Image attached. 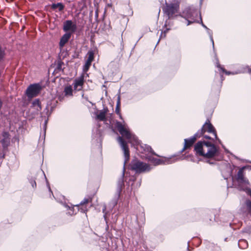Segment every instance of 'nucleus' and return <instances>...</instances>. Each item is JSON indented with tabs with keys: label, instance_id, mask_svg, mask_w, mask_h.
I'll return each instance as SVG.
<instances>
[{
	"label": "nucleus",
	"instance_id": "15",
	"mask_svg": "<svg viewBox=\"0 0 251 251\" xmlns=\"http://www.w3.org/2000/svg\"><path fill=\"white\" fill-rule=\"evenodd\" d=\"M71 33L67 32L61 37L59 42V46L60 48H62L64 46L65 44L68 42L69 39L71 38Z\"/></svg>",
	"mask_w": 251,
	"mask_h": 251
},
{
	"label": "nucleus",
	"instance_id": "10",
	"mask_svg": "<svg viewBox=\"0 0 251 251\" xmlns=\"http://www.w3.org/2000/svg\"><path fill=\"white\" fill-rule=\"evenodd\" d=\"M64 31H70L71 33H74L77 29V25L71 20H66L63 24V27Z\"/></svg>",
	"mask_w": 251,
	"mask_h": 251
},
{
	"label": "nucleus",
	"instance_id": "25",
	"mask_svg": "<svg viewBox=\"0 0 251 251\" xmlns=\"http://www.w3.org/2000/svg\"><path fill=\"white\" fill-rule=\"evenodd\" d=\"M87 55H88V57L87 58V60L92 62L94 58V52L92 50H89Z\"/></svg>",
	"mask_w": 251,
	"mask_h": 251
},
{
	"label": "nucleus",
	"instance_id": "12",
	"mask_svg": "<svg viewBox=\"0 0 251 251\" xmlns=\"http://www.w3.org/2000/svg\"><path fill=\"white\" fill-rule=\"evenodd\" d=\"M84 84V77L83 75L76 78L74 82V90L79 91L82 90Z\"/></svg>",
	"mask_w": 251,
	"mask_h": 251
},
{
	"label": "nucleus",
	"instance_id": "22",
	"mask_svg": "<svg viewBox=\"0 0 251 251\" xmlns=\"http://www.w3.org/2000/svg\"><path fill=\"white\" fill-rule=\"evenodd\" d=\"M238 246L242 249H246L248 246V242L245 239H241L238 242Z\"/></svg>",
	"mask_w": 251,
	"mask_h": 251
},
{
	"label": "nucleus",
	"instance_id": "5",
	"mask_svg": "<svg viewBox=\"0 0 251 251\" xmlns=\"http://www.w3.org/2000/svg\"><path fill=\"white\" fill-rule=\"evenodd\" d=\"M130 168L137 173L149 172L151 169L149 164L138 160H133L131 161Z\"/></svg>",
	"mask_w": 251,
	"mask_h": 251
},
{
	"label": "nucleus",
	"instance_id": "40",
	"mask_svg": "<svg viewBox=\"0 0 251 251\" xmlns=\"http://www.w3.org/2000/svg\"><path fill=\"white\" fill-rule=\"evenodd\" d=\"M106 210V207H104V208L102 209L103 212H104V211Z\"/></svg>",
	"mask_w": 251,
	"mask_h": 251
},
{
	"label": "nucleus",
	"instance_id": "13",
	"mask_svg": "<svg viewBox=\"0 0 251 251\" xmlns=\"http://www.w3.org/2000/svg\"><path fill=\"white\" fill-rule=\"evenodd\" d=\"M2 139L0 140L2 147L3 148H7L10 144L9 134L7 132H3L2 133Z\"/></svg>",
	"mask_w": 251,
	"mask_h": 251
},
{
	"label": "nucleus",
	"instance_id": "42",
	"mask_svg": "<svg viewBox=\"0 0 251 251\" xmlns=\"http://www.w3.org/2000/svg\"><path fill=\"white\" fill-rule=\"evenodd\" d=\"M207 162L210 163V164H211V163H210L209 161H207Z\"/></svg>",
	"mask_w": 251,
	"mask_h": 251
},
{
	"label": "nucleus",
	"instance_id": "35",
	"mask_svg": "<svg viewBox=\"0 0 251 251\" xmlns=\"http://www.w3.org/2000/svg\"><path fill=\"white\" fill-rule=\"evenodd\" d=\"M204 137L205 138H206V139H211V138H210L209 136H207V135H205V136H204Z\"/></svg>",
	"mask_w": 251,
	"mask_h": 251
},
{
	"label": "nucleus",
	"instance_id": "7",
	"mask_svg": "<svg viewBox=\"0 0 251 251\" xmlns=\"http://www.w3.org/2000/svg\"><path fill=\"white\" fill-rule=\"evenodd\" d=\"M42 87L39 83L30 84L26 90V95L28 98L36 97L40 92Z\"/></svg>",
	"mask_w": 251,
	"mask_h": 251
},
{
	"label": "nucleus",
	"instance_id": "20",
	"mask_svg": "<svg viewBox=\"0 0 251 251\" xmlns=\"http://www.w3.org/2000/svg\"><path fill=\"white\" fill-rule=\"evenodd\" d=\"M32 106L37 111H40L42 109L41 103L39 99H36L33 101Z\"/></svg>",
	"mask_w": 251,
	"mask_h": 251
},
{
	"label": "nucleus",
	"instance_id": "18",
	"mask_svg": "<svg viewBox=\"0 0 251 251\" xmlns=\"http://www.w3.org/2000/svg\"><path fill=\"white\" fill-rule=\"evenodd\" d=\"M200 23L201 24L202 26L203 27H204L205 29H207V32H208V33L210 35V40L212 42L213 47L214 48V41H213V37H212V31L208 28H207V27L205 25H204L203 24V22L202 21V19H201V14H200Z\"/></svg>",
	"mask_w": 251,
	"mask_h": 251
},
{
	"label": "nucleus",
	"instance_id": "17",
	"mask_svg": "<svg viewBox=\"0 0 251 251\" xmlns=\"http://www.w3.org/2000/svg\"><path fill=\"white\" fill-rule=\"evenodd\" d=\"M140 147L143 149V151H145V153H148L147 155H149L148 154L151 153V154L155 155L158 156L152 150L151 148L146 144H145L143 146L141 145Z\"/></svg>",
	"mask_w": 251,
	"mask_h": 251
},
{
	"label": "nucleus",
	"instance_id": "33",
	"mask_svg": "<svg viewBox=\"0 0 251 251\" xmlns=\"http://www.w3.org/2000/svg\"><path fill=\"white\" fill-rule=\"evenodd\" d=\"M30 183L33 188L36 187V183L35 180H31L30 181Z\"/></svg>",
	"mask_w": 251,
	"mask_h": 251
},
{
	"label": "nucleus",
	"instance_id": "4",
	"mask_svg": "<svg viewBox=\"0 0 251 251\" xmlns=\"http://www.w3.org/2000/svg\"><path fill=\"white\" fill-rule=\"evenodd\" d=\"M200 14L199 11L194 7H188L183 11L181 16L187 21V25H189L195 22L200 23L196 19L198 14L200 15Z\"/></svg>",
	"mask_w": 251,
	"mask_h": 251
},
{
	"label": "nucleus",
	"instance_id": "34",
	"mask_svg": "<svg viewBox=\"0 0 251 251\" xmlns=\"http://www.w3.org/2000/svg\"><path fill=\"white\" fill-rule=\"evenodd\" d=\"M248 194L251 197V189L248 190Z\"/></svg>",
	"mask_w": 251,
	"mask_h": 251
},
{
	"label": "nucleus",
	"instance_id": "31",
	"mask_svg": "<svg viewBox=\"0 0 251 251\" xmlns=\"http://www.w3.org/2000/svg\"><path fill=\"white\" fill-rule=\"evenodd\" d=\"M89 199L85 198L80 203V205H83L84 204L87 203L89 201Z\"/></svg>",
	"mask_w": 251,
	"mask_h": 251
},
{
	"label": "nucleus",
	"instance_id": "21",
	"mask_svg": "<svg viewBox=\"0 0 251 251\" xmlns=\"http://www.w3.org/2000/svg\"><path fill=\"white\" fill-rule=\"evenodd\" d=\"M51 8L54 10L57 8H58V10L59 11H62L64 8V5L61 2H58L57 3H52L51 5Z\"/></svg>",
	"mask_w": 251,
	"mask_h": 251
},
{
	"label": "nucleus",
	"instance_id": "2",
	"mask_svg": "<svg viewBox=\"0 0 251 251\" xmlns=\"http://www.w3.org/2000/svg\"><path fill=\"white\" fill-rule=\"evenodd\" d=\"M117 140L120 144V146L124 151L125 161L123 169V172L121 177L119 178L117 183V193L120 194L122 188L124 186V176L125 172V164L129 160V151L126 142L121 136H119Z\"/></svg>",
	"mask_w": 251,
	"mask_h": 251
},
{
	"label": "nucleus",
	"instance_id": "41",
	"mask_svg": "<svg viewBox=\"0 0 251 251\" xmlns=\"http://www.w3.org/2000/svg\"><path fill=\"white\" fill-rule=\"evenodd\" d=\"M81 211H82V212H85L86 211V210H85V209H81Z\"/></svg>",
	"mask_w": 251,
	"mask_h": 251
},
{
	"label": "nucleus",
	"instance_id": "28",
	"mask_svg": "<svg viewBox=\"0 0 251 251\" xmlns=\"http://www.w3.org/2000/svg\"><path fill=\"white\" fill-rule=\"evenodd\" d=\"M5 53L4 49L0 47V62L3 60Z\"/></svg>",
	"mask_w": 251,
	"mask_h": 251
},
{
	"label": "nucleus",
	"instance_id": "19",
	"mask_svg": "<svg viewBox=\"0 0 251 251\" xmlns=\"http://www.w3.org/2000/svg\"><path fill=\"white\" fill-rule=\"evenodd\" d=\"M217 67L219 68L223 72L225 73L227 75H235V74H239V73H244L245 72V71H236V72L227 71L224 68L221 67L219 64L217 65Z\"/></svg>",
	"mask_w": 251,
	"mask_h": 251
},
{
	"label": "nucleus",
	"instance_id": "43",
	"mask_svg": "<svg viewBox=\"0 0 251 251\" xmlns=\"http://www.w3.org/2000/svg\"><path fill=\"white\" fill-rule=\"evenodd\" d=\"M49 188L50 191V188L49 187Z\"/></svg>",
	"mask_w": 251,
	"mask_h": 251
},
{
	"label": "nucleus",
	"instance_id": "14",
	"mask_svg": "<svg viewBox=\"0 0 251 251\" xmlns=\"http://www.w3.org/2000/svg\"><path fill=\"white\" fill-rule=\"evenodd\" d=\"M108 110L107 107L104 108L102 110L99 111V113L96 115V119L100 121H105L106 114Z\"/></svg>",
	"mask_w": 251,
	"mask_h": 251
},
{
	"label": "nucleus",
	"instance_id": "26",
	"mask_svg": "<svg viewBox=\"0 0 251 251\" xmlns=\"http://www.w3.org/2000/svg\"><path fill=\"white\" fill-rule=\"evenodd\" d=\"M120 108V96H119L118 97V100H117V104H116V109H115V112L117 114H120V113H121Z\"/></svg>",
	"mask_w": 251,
	"mask_h": 251
},
{
	"label": "nucleus",
	"instance_id": "9",
	"mask_svg": "<svg viewBox=\"0 0 251 251\" xmlns=\"http://www.w3.org/2000/svg\"><path fill=\"white\" fill-rule=\"evenodd\" d=\"M147 159L150 161L151 163L155 165H158L160 164H171L174 161L172 160V158H164V159H158L154 158L151 156L148 155L146 156Z\"/></svg>",
	"mask_w": 251,
	"mask_h": 251
},
{
	"label": "nucleus",
	"instance_id": "16",
	"mask_svg": "<svg viewBox=\"0 0 251 251\" xmlns=\"http://www.w3.org/2000/svg\"><path fill=\"white\" fill-rule=\"evenodd\" d=\"M237 180L240 183H246V180L244 178L243 169H240L237 173Z\"/></svg>",
	"mask_w": 251,
	"mask_h": 251
},
{
	"label": "nucleus",
	"instance_id": "24",
	"mask_svg": "<svg viewBox=\"0 0 251 251\" xmlns=\"http://www.w3.org/2000/svg\"><path fill=\"white\" fill-rule=\"evenodd\" d=\"M119 196H120V194L117 193V194L116 195V196L114 197V198L110 202V204L112 208L114 207L115 205H117Z\"/></svg>",
	"mask_w": 251,
	"mask_h": 251
},
{
	"label": "nucleus",
	"instance_id": "27",
	"mask_svg": "<svg viewBox=\"0 0 251 251\" xmlns=\"http://www.w3.org/2000/svg\"><path fill=\"white\" fill-rule=\"evenodd\" d=\"M91 61H90L89 60H86L85 65L83 66V70L84 72H86L89 70L91 65Z\"/></svg>",
	"mask_w": 251,
	"mask_h": 251
},
{
	"label": "nucleus",
	"instance_id": "3",
	"mask_svg": "<svg viewBox=\"0 0 251 251\" xmlns=\"http://www.w3.org/2000/svg\"><path fill=\"white\" fill-rule=\"evenodd\" d=\"M116 126L120 133L124 137L126 138L128 141L133 144H138V140L137 137L131 133L129 129L126 128V125L123 124L120 122L117 121Z\"/></svg>",
	"mask_w": 251,
	"mask_h": 251
},
{
	"label": "nucleus",
	"instance_id": "11",
	"mask_svg": "<svg viewBox=\"0 0 251 251\" xmlns=\"http://www.w3.org/2000/svg\"><path fill=\"white\" fill-rule=\"evenodd\" d=\"M200 137L199 133L197 132L194 134V135L189 139H184V147L182 150V151L186 150V149L191 147L195 142L197 138Z\"/></svg>",
	"mask_w": 251,
	"mask_h": 251
},
{
	"label": "nucleus",
	"instance_id": "1",
	"mask_svg": "<svg viewBox=\"0 0 251 251\" xmlns=\"http://www.w3.org/2000/svg\"><path fill=\"white\" fill-rule=\"evenodd\" d=\"M194 150L197 154L207 158L214 157L218 151V149L214 144L205 141L198 142L195 146Z\"/></svg>",
	"mask_w": 251,
	"mask_h": 251
},
{
	"label": "nucleus",
	"instance_id": "39",
	"mask_svg": "<svg viewBox=\"0 0 251 251\" xmlns=\"http://www.w3.org/2000/svg\"><path fill=\"white\" fill-rule=\"evenodd\" d=\"M95 14H96V16L97 17L98 16V11H96Z\"/></svg>",
	"mask_w": 251,
	"mask_h": 251
},
{
	"label": "nucleus",
	"instance_id": "23",
	"mask_svg": "<svg viewBox=\"0 0 251 251\" xmlns=\"http://www.w3.org/2000/svg\"><path fill=\"white\" fill-rule=\"evenodd\" d=\"M64 93L65 95L72 96L73 89L71 85L67 86L64 88Z\"/></svg>",
	"mask_w": 251,
	"mask_h": 251
},
{
	"label": "nucleus",
	"instance_id": "36",
	"mask_svg": "<svg viewBox=\"0 0 251 251\" xmlns=\"http://www.w3.org/2000/svg\"><path fill=\"white\" fill-rule=\"evenodd\" d=\"M247 68L248 69V72L249 73H251V69L249 67H247Z\"/></svg>",
	"mask_w": 251,
	"mask_h": 251
},
{
	"label": "nucleus",
	"instance_id": "38",
	"mask_svg": "<svg viewBox=\"0 0 251 251\" xmlns=\"http://www.w3.org/2000/svg\"><path fill=\"white\" fill-rule=\"evenodd\" d=\"M119 116V118L121 119V120H123V117H122V116L121 115V113H120V114H118Z\"/></svg>",
	"mask_w": 251,
	"mask_h": 251
},
{
	"label": "nucleus",
	"instance_id": "32",
	"mask_svg": "<svg viewBox=\"0 0 251 251\" xmlns=\"http://www.w3.org/2000/svg\"><path fill=\"white\" fill-rule=\"evenodd\" d=\"M169 30V29H168L167 28L164 31V33L162 31L161 32V35H160V38H165L166 37V33L167 32V31Z\"/></svg>",
	"mask_w": 251,
	"mask_h": 251
},
{
	"label": "nucleus",
	"instance_id": "8",
	"mask_svg": "<svg viewBox=\"0 0 251 251\" xmlns=\"http://www.w3.org/2000/svg\"><path fill=\"white\" fill-rule=\"evenodd\" d=\"M206 131L209 133H213L215 138L216 139H218L216 130L214 126H212V125L210 123L209 120H207L205 122L204 124L202 126L200 130H198L197 133H199V135L201 137L204 134V133H205Z\"/></svg>",
	"mask_w": 251,
	"mask_h": 251
},
{
	"label": "nucleus",
	"instance_id": "37",
	"mask_svg": "<svg viewBox=\"0 0 251 251\" xmlns=\"http://www.w3.org/2000/svg\"><path fill=\"white\" fill-rule=\"evenodd\" d=\"M82 97L84 99H85L86 100H88V98H87V97H84V94H83L82 95Z\"/></svg>",
	"mask_w": 251,
	"mask_h": 251
},
{
	"label": "nucleus",
	"instance_id": "30",
	"mask_svg": "<svg viewBox=\"0 0 251 251\" xmlns=\"http://www.w3.org/2000/svg\"><path fill=\"white\" fill-rule=\"evenodd\" d=\"M63 65V62H62L61 61H58L57 63V69L59 70H62V67Z\"/></svg>",
	"mask_w": 251,
	"mask_h": 251
},
{
	"label": "nucleus",
	"instance_id": "6",
	"mask_svg": "<svg viewBox=\"0 0 251 251\" xmlns=\"http://www.w3.org/2000/svg\"><path fill=\"white\" fill-rule=\"evenodd\" d=\"M179 5L177 3H166L163 9L164 14L167 16L168 19L172 18L178 13Z\"/></svg>",
	"mask_w": 251,
	"mask_h": 251
},
{
	"label": "nucleus",
	"instance_id": "29",
	"mask_svg": "<svg viewBox=\"0 0 251 251\" xmlns=\"http://www.w3.org/2000/svg\"><path fill=\"white\" fill-rule=\"evenodd\" d=\"M246 204L249 211L251 213V201L247 200L246 201Z\"/></svg>",
	"mask_w": 251,
	"mask_h": 251
}]
</instances>
